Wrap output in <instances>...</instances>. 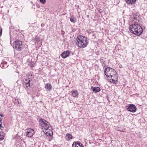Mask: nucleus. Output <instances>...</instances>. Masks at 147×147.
<instances>
[{
	"label": "nucleus",
	"mask_w": 147,
	"mask_h": 147,
	"mask_svg": "<svg viewBox=\"0 0 147 147\" xmlns=\"http://www.w3.org/2000/svg\"><path fill=\"white\" fill-rule=\"evenodd\" d=\"M130 31L137 36L140 35L143 32V30L142 27L138 23H135L130 26Z\"/></svg>",
	"instance_id": "obj_1"
},
{
	"label": "nucleus",
	"mask_w": 147,
	"mask_h": 147,
	"mask_svg": "<svg viewBox=\"0 0 147 147\" xmlns=\"http://www.w3.org/2000/svg\"><path fill=\"white\" fill-rule=\"evenodd\" d=\"M87 38L84 36L78 35L76 38V43L80 48H84L88 45V42L87 40Z\"/></svg>",
	"instance_id": "obj_2"
},
{
	"label": "nucleus",
	"mask_w": 147,
	"mask_h": 147,
	"mask_svg": "<svg viewBox=\"0 0 147 147\" xmlns=\"http://www.w3.org/2000/svg\"><path fill=\"white\" fill-rule=\"evenodd\" d=\"M104 74L108 78H110L117 76V73L115 70L110 67H107L104 70Z\"/></svg>",
	"instance_id": "obj_3"
},
{
	"label": "nucleus",
	"mask_w": 147,
	"mask_h": 147,
	"mask_svg": "<svg viewBox=\"0 0 147 147\" xmlns=\"http://www.w3.org/2000/svg\"><path fill=\"white\" fill-rule=\"evenodd\" d=\"M40 125L46 130L51 129L52 128L49 123L45 119L41 118L39 121Z\"/></svg>",
	"instance_id": "obj_4"
},
{
	"label": "nucleus",
	"mask_w": 147,
	"mask_h": 147,
	"mask_svg": "<svg viewBox=\"0 0 147 147\" xmlns=\"http://www.w3.org/2000/svg\"><path fill=\"white\" fill-rule=\"evenodd\" d=\"M13 47L14 49L18 51H20L23 48L21 41L17 39L13 42Z\"/></svg>",
	"instance_id": "obj_5"
},
{
	"label": "nucleus",
	"mask_w": 147,
	"mask_h": 147,
	"mask_svg": "<svg viewBox=\"0 0 147 147\" xmlns=\"http://www.w3.org/2000/svg\"><path fill=\"white\" fill-rule=\"evenodd\" d=\"M32 83L30 81V79L28 78L23 82V86L26 90L30 89L32 85Z\"/></svg>",
	"instance_id": "obj_6"
},
{
	"label": "nucleus",
	"mask_w": 147,
	"mask_h": 147,
	"mask_svg": "<svg viewBox=\"0 0 147 147\" xmlns=\"http://www.w3.org/2000/svg\"><path fill=\"white\" fill-rule=\"evenodd\" d=\"M126 107L127 110L132 113L136 112L137 110L136 107L133 104H128L126 106Z\"/></svg>",
	"instance_id": "obj_7"
},
{
	"label": "nucleus",
	"mask_w": 147,
	"mask_h": 147,
	"mask_svg": "<svg viewBox=\"0 0 147 147\" xmlns=\"http://www.w3.org/2000/svg\"><path fill=\"white\" fill-rule=\"evenodd\" d=\"M26 136L28 137H32L34 134V132L33 129L31 128L27 129L26 130Z\"/></svg>",
	"instance_id": "obj_8"
},
{
	"label": "nucleus",
	"mask_w": 147,
	"mask_h": 147,
	"mask_svg": "<svg viewBox=\"0 0 147 147\" xmlns=\"http://www.w3.org/2000/svg\"><path fill=\"white\" fill-rule=\"evenodd\" d=\"M72 146V147H84L83 145L80 142H74Z\"/></svg>",
	"instance_id": "obj_9"
},
{
	"label": "nucleus",
	"mask_w": 147,
	"mask_h": 147,
	"mask_svg": "<svg viewBox=\"0 0 147 147\" xmlns=\"http://www.w3.org/2000/svg\"><path fill=\"white\" fill-rule=\"evenodd\" d=\"M69 54L70 51H65L63 52L61 56L62 58H65L69 56Z\"/></svg>",
	"instance_id": "obj_10"
},
{
	"label": "nucleus",
	"mask_w": 147,
	"mask_h": 147,
	"mask_svg": "<svg viewBox=\"0 0 147 147\" xmlns=\"http://www.w3.org/2000/svg\"><path fill=\"white\" fill-rule=\"evenodd\" d=\"M111 80H110V82H112L113 83V84H116L117 82V76L115 75V76H113V77L112 78H111Z\"/></svg>",
	"instance_id": "obj_11"
},
{
	"label": "nucleus",
	"mask_w": 147,
	"mask_h": 147,
	"mask_svg": "<svg viewBox=\"0 0 147 147\" xmlns=\"http://www.w3.org/2000/svg\"><path fill=\"white\" fill-rule=\"evenodd\" d=\"M91 89L94 93L99 92L100 90V88L98 87L91 86Z\"/></svg>",
	"instance_id": "obj_12"
},
{
	"label": "nucleus",
	"mask_w": 147,
	"mask_h": 147,
	"mask_svg": "<svg viewBox=\"0 0 147 147\" xmlns=\"http://www.w3.org/2000/svg\"><path fill=\"white\" fill-rule=\"evenodd\" d=\"M8 65H7V62L5 61H2L0 65V67L2 68H7Z\"/></svg>",
	"instance_id": "obj_13"
},
{
	"label": "nucleus",
	"mask_w": 147,
	"mask_h": 147,
	"mask_svg": "<svg viewBox=\"0 0 147 147\" xmlns=\"http://www.w3.org/2000/svg\"><path fill=\"white\" fill-rule=\"evenodd\" d=\"M133 16L132 18H133V19H134V22H135V23H137V22L139 21V20L138 19V18L139 17V15H138V13H136V14H135L133 15Z\"/></svg>",
	"instance_id": "obj_14"
},
{
	"label": "nucleus",
	"mask_w": 147,
	"mask_h": 147,
	"mask_svg": "<svg viewBox=\"0 0 147 147\" xmlns=\"http://www.w3.org/2000/svg\"><path fill=\"white\" fill-rule=\"evenodd\" d=\"M45 88L49 91L51 90L52 88V86L49 83H47L45 85Z\"/></svg>",
	"instance_id": "obj_15"
},
{
	"label": "nucleus",
	"mask_w": 147,
	"mask_h": 147,
	"mask_svg": "<svg viewBox=\"0 0 147 147\" xmlns=\"http://www.w3.org/2000/svg\"><path fill=\"white\" fill-rule=\"evenodd\" d=\"M136 1V0H125V1L127 4H134Z\"/></svg>",
	"instance_id": "obj_16"
},
{
	"label": "nucleus",
	"mask_w": 147,
	"mask_h": 147,
	"mask_svg": "<svg viewBox=\"0 0 147 147\" xmlns=\"http://www.w3.org/2000/svg\"><path fill=\"white\" fill-rule=\"evenodd\" d=\"M72 94L73 97H77L78 95V93L76 90L72 91Z\"/></svg>",
	"instance_id": "obj_17"
},
{
	"label": "nucleus",
	"mask_w": 147,
	"mask_h": 147,
	"mask_svg": "<svg viewBox=\"0 0 147 147\" xmlns=\"http://www.w3.org/2000/svg\"><path fill=\"white\" fill-rule=\"evenodd\" d=\"M72 136L71 135L69 134L68 133L67 134H66L65 138L67 141L70 140V139H72Z\"/></svg>",
	"instance_id": "obj_18"
},
{
	"label": "nucleus",
	"mask_w": 147,
	"mask_h": 147,
	"mask_svg": "<svg viewBox=\"0 0 147 147\" xmlns=\"http://www.w3.org/2000/svg\"><path fill=\"white\" fill-rule=\"evenodd\" d=\"M4 133L3 131H0V140H3L4 138V136L3 134Z\"/></svg>",
	"instance_id": "obj_19"
},
{
	"label": "nucleus",
	"mask_w": 147,
	"mask_h": 147,
	"mask_svg": "<svg viewBox=\"0 0 147 147\" xmlns=\"http://www.w3.org/2000/svg\"><path fill=\"white\" fill-rule=\"evenodd\" d=\"M70 21L74 23H76V19L75 17H74L71 16L70 19Z\"/></svg>",
	"instance_id": "obj_20"
},
{
	"label": "nucleus",
	"mask_w": 147,
	"mask_h": 147,
	"mask_svg": "<svg viewBox=\"0 0 147 147\" xmlns=\"http://www.w3.org/2000/svg\"><path fill=\"white\" fill-rule=\"evenodd\" d=\"M40 37L38 36H36L35 37V40L37 42H38L40 41Z\"/></svg>",
	"instance_id": "obj_21"
},
{
	"label": "nucleus",
	"mask_w": 147,
	"mask_h": 147,
	"mask_svg": "<svg viewBox=\"0 0 147 147\" xmlns=\"http://www.w3.org/2000/svg\"><path fill=\"white\" fill-rule=\"evenodd\" d=\"M40 2L43 4L46 3V0H39Z\"/></svg>",
	"instance_id": "obj_22"
},
{
	"label": "nucleus",
	"mask_w": 147,
	"mask_h": 147,
	"mask_svg": "<svg viewBox=\"0 0 147 147\" xmlns=\"http://www.w3.org/2000/svg\"><path fill=\"white\" fill-rule=\"evenodd\" d=\"M2 123H0V129H1L2 128H3L4 127H3V126H2Z\"/></svg>",
	"instance_id": "obj_23"
},
{
	"label": "nucleus",
	"mask_w": 147,
	"mask_h": 147,
	"mask_svg": "<svg viewBox=\"0 0 147 147\" xmlns=\"http://www.w3.org/2000/svg\"><path fill=\"white\" fill-rule=\"evenodd\" d=\"M2 30L1 28L0 29V36L1 35Z\"/></svg>",
	"instance_id": "obj_24"
},
{
	"label": "nucleus",
	"mask_w": 147,
	"mask_h": 147,
	"mask_svg": "<svg viewBox=\"0 0 147 147\" xmlns=\"http://www.w3.org/2000/svg\"><path fill=\"white\" fill-rule=\"evenodd\" d=\"M44 25H45V24L43 23L41 24V26L42 27H43L44 26Z\"/></svg>",
	"instance_id": "obj_25"
},
{
	"label": "nucleus",
	"mask_w": 147,
	"mask_h": 147,
	"mask_svg": "<svg viewBox=\"0 0 147 147\" xmlns=\"http://www.w3.org/2000/svg\"><path fill=\"white\" fill-rule=\"evenodd\" d=\"M0 116L1 117H2L3 116V114H0Z\"/></svg>",
	"instance_id": "obj_26"
},
{
	"label": "nucleus",
	"mask_w": 147,
	"mask_h": 147,
	"mask_svg": "<svg viewBox=\"0 0 147 147\" xmlns=\"http://www.w3.org/2000/svg\"><path fill=\"white\" fill-rule=\"evenodd\" d=\"M2 120V119L1 117H0V123H2L1 121Z\"/></svg>",
	"instance_id": "obj_27"
},
{
	"label": "nucleus",
	"mask_w": 147,
	"mask_h": 147,
	"mask_svg": "<svg viewBox=\"0 0 147 147\" xmlns=\"http://www.w3.org/2000/svg\"><path fill=\"white\" fill-rule=\"evenodd\" d=\"M10 43L11 44V42H12V40H11V38L10 37Z\"/></svg>",
	"instance_id": "obj_28"
},
{
	"label": "nucleus",
	"mask_w": 147,
	"mask_h": 147,
	"mask_svg": "<svg viewBox=\"0 0 147 147\" xmlns=\"http://www.w3.org/2000/svg\"><path fill=\"white\" fill-rule=\"evenodd\" d=\"M49 134V136H51V134Z\"/></svg>",
	"instance_id": "obj_29"
}]
</instances>
